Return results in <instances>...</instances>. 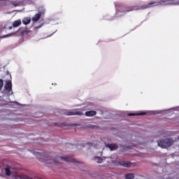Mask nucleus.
<instances>
[{"mask_svg": "<svg viewBox=\"0 0 179 179\" xmlns=\"http://www.w3.org/2000/svg\"><path fill=\"white\" fill-rule=\"evenodd\" d=\"M177 0H151L145 5L140 7L136 6L128 7L127 9L122 11V13H127V12H132V10H139L142 9H149V8H155L156 6H164L166 5H176Z\"/></svg>", "mask_w": 179, "mask_h": 179, "instance_id": "obj_1", "label": "nucleus"}, {"mask_svg": "<svg viewBox=\"0 0 179 179\" xmlns=\"http://www.w3.org/2000/svg\"><path fill=\"white\" fill-rule=\"evenodd\" d=\"M34 155L36 156L40 162L45 163L46 164H50L51 166H58V162L55 161V159H51L50 155L47 153H41L34 151Z\"/></svg>", "mask_w": 179, "mask_h": 179, "instance_id": "obj_2", "label": "nucleus"}, {"mask_svg": "<svg viewBox=\"0 0 179 179\" xmlns=\"http://www.w3.org/2000/svg\"><path fill=\"white\" fill-rule=\"evenodd\" d=\"M176 140L173 139L171 137H168L157 141L158 146H159V148H162V149H166L173 146Z\"/></svg>", "mask_w": 179, "mask_h": 179, "instance_id": "obj_3", "label": "nucleus"}, {"mask_svg": "<svg viewBox=\"0 0 179 179\" xmlns=\"http://www.w3.org/2000/svg\"><path fill=\"white\" fill-rule=\"evenodd\" d=\"M63 160L64 162H67V163H77L76 160L75 159H73L72 157H58L57 160Z\"/></svg>", "mask_w": 179, "mask_h": 179, "instance_id": "obj_4", "label": "nucleus"}, {"mask_svg": "<svg viewBox=\"0 0 179 179\" xmlns=\"http://www.w3.org/2000/svg\"><path fill=\"white\" fill-rule=\"evenodd\" d=\"M65 115H83V113L80 111H68L64 113Z\"/></svg>", "mask_w": 179, "mask_h": 179, "instance_id": "obj_5", "label": "nucleus"}, {"mask_svg": "<svg viewBox=\"0 0 179 179\" xmlns=\"http://www.w3.org/2000/svg\"><path fill=\"white\" fill-rule=\"evenodd\" d=\"M106 148H108L110 150H117V149H118V146L117 145V144H106Z\"/></svg>", "mask_w": 179, "mask_h": 179, "instance_id": "obj_6", "label": "nucleus"}, {"mask_svg": "<svg viewBox=\"0 0 179 179\" xmlns=\"http://www.w3.org/2000/svg\"><path fill=\"white\" fill-rule=\"evenodd\" d=\"M5 89L8 92H10V90H12V81H10V80L7 81V83L5 85Z\"/></svg>", "mask_w": 179, "mask_h": 179, "instance_id": "obj_7", "label": "nucleus"}, {"mask_svg": "<svg viewBox=\"0 0 179 179\" xmlns=\"http://www.w3.org/2000/svg\"><path fill=\"white\" fill-rule=\"evenodd\" d=\"M96 114H97V112H96V110H90V111L85 112V115L87 117H94Z\"/></svg>", "mask_w": 179, "mask_h": 179, "instance_id": "obj_8", "label": "nucleus"}, {"mask_svg": "<svg viewBox=\"0 0 179 179\" xmlns=\"http://www.w3.org/2000/svg\"><path fill=\"white\" fill-rule=\"evenodd\" d=\"M132 163L128 162H119V166H123V167H131Z\"/></svg>", "mask_w": 179, "mask_h": 179, "instance_id": "obj_9", "label": "nucleus"}, {"mask_svg": "<svg viewBox=\"0 0 179 179\" xmlns=\"http://www.w3.org/2000/svg\"><path fill=\"white\" fill-rule=\"evenodd\" d=\"M40 17H41V13H37L32 17V21L34 22H38V20H40Z\"/></svg>", "mask_w": 179, "mask_h": 179, "instance_id": "obj_10", "label": "nucleus"}, {"mask_svg": "<svg viewBox=\"0 0 179 179\" xmlns=\"http://www.w3.org/2000/svg\"><path fill=\"white\" fill-rule=\"evenodd\" d=\"M31 22V18L29 17H24L22 20V23L23 24H25V25L29 24Z\"/></svg>", "mask_w": 179, "mask_h": 179, "instance_id": "obj_11", "label": "nucleus"}, {"mask_svg": "<svg viewBox=\"0 0 179 179\" xmlns=\"http://www.w3.org/2000/svg\"><path fill=\"white\" fill-rule=\"evenodd\" d=\"M127 115L129 117H134L135 115H146V113L141 112V113H128Z\"/></svg>", "mask_w": 179, "mask_h": 179, "instance_id": "obj_12", "label": "nucleus"}, {"mask_svg": "<svg viewBox=\"0 0 179 179\" xmlns=\"http://www.w3.org/2000/svg\"><path fill=\"white\" fill-rule=\"evenodd\" d=\"M22 24V21L20 20H15L13 23V27H19Z\"/></svg>", "mask_w": 179, "mask_h": 179, "instance_id": "obj_13", "label": "nucleus"}, {"mask_svg": "<svg viewBox=\"0 0 179 179\" xmlns=\"http://www.w3.org/2000/svg\"><path fill=\"white\" fill-rule=\"evenodd\" d=\"M126 179H133L135 178V175L134 173H127L125 175Z\"/></svg>", "mask_w": 179, "mask_h": 179, "instance_id": "obj_14", "label": "nucleus"}, {"mask_svg": "<svg viewBox=\"0 0 179 179\" xmlns=\"http://www.w3.org/2000/svg\"><path fill=\"white\" fill-rule=\"evenodd\" d=\"M4 171L6 176H7V177L10 176V175L12 174V172H10V169L9 168H5Z\"/></svg>", "mask_w": 179, "mask_h": 179, "instance_id": "obj_15", "label": "nucleus"}, {"mask_svg": "<svg viewBox=\"0 0 179 179\" xmlns=\"http://www.w3.org/2000/svg\"><path fill=\"white\" fill-rule=\"evenodd\" d=\"M94 160H97V163H103V159L101 157H94Z\"/></svg>", "mask_w": 179, "mask_h": 179, "instance_id": "obj_16", "label": "nucleus"}, {"mask_svg": "<svg viewBox=\"0 0 179 179\" xmlns=\"http://www.w3.org/2000/svg\"><path fill=\"white\" fill-rule=\"evenodd\" d=\"M55 127H60L61 128H62V127H65V125H66V124L65 123H55Z\"/></svg>", "mask_w": 179, "mask_h": 179, "instance_id": "obj_17", "label": "nucleus"}, {"mask_svg": "<svg viewBox=\"0 0 179 179\" xmlns=\"http://www.w3.org/2000/svg\"><path fill=\"white\" fill-rule=\"evenodd\" d=\"M3 87V80L0 79V90Z\"/></svg>", "mask_w": 179, "mask_h": 179, "instance_id": "obj_18", "label": "nucleus"}, {"mask_svg": "<svg viewBox=\"0 0 179 179\" xmlns=\"http://www.w3.org/2000/svg\"><path fill=\"white\" fill-rule=\"evenodd\" d=\"M10 35L7 34V35H3V36L1 37V38H6V37H10Z\"/></svg>", "mask_w": 179, "mask_h": 179, "instance_id": "obj_19", "label": "nucleus"}, {"mask_svg": "<svg viewBox=\"0 0 179 179\" xmlns=\"http://www.w3.org/2000/svg\"><path fill=\"white\" fill-rule=\"evenodd\" d=\"M15 6H17V4H14Z\"/></svg>", "mask_w": 179, "mask_h": 179, "instance_id": "obj_20", "label": "nucleus"}, {"mask_svg": "<svg viewBox=\"0 0 179 179\" xmlns=\"http://www.w3.org/2000/svg\"><path fill=\"white\" fill-rule=\"evenodd\" d=\"M89 128H92V126H90Z\"/></svg>", "mask_w": 179, "mask_h": 179, "instance_id": "obj_21", "label": "nucleus"}, {"mask_svg": "<svg viewBox=\"0 0 179 179\" xmlns=\"http://www.w3.org/2000/svg\"><path fill=\"white\" fill-rule=\"evenodd\" d=\"M9 29H12V27H10Z\"/></svg>", "mask_w": 179, "mask_h": 179, "instance_id": "obj_22", "label": "nucleus"}]
</instances>
